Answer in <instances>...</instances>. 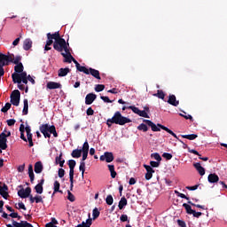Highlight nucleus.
Returning <instances> with one entry per match:
<instances>
[{
  "instance_id": "nucleus-30",
  "label": "nucleus",
  "mask_w": 227,
  "mask_h": 227,
  "mask_svg": "<svg viewBox=\"0 0 227 227\" xmlns=\"http://www.w3.org/2000/svg\"><path fill=\"white\" fill-rule=\"evenodd\" d=\"M127 205H128L127 199L125 197H121L118 205L119 210H123V208H125Z\"/></svg>"
},
{
  "instance_id": "nucleus-28",
  "label": "nucleus",
  "mask_w": 227,
  "mask_h": 227,
  "mask_svg": "<svg viewBox=\"0 0 227 227\" xmlns=\"http://www.w3.org/2000/svg\"><path fill=\"white\" fill-rule=\"evenodd\" d=\"M92 75V77H95V79L100 80V72L97 69L89 68V74Z\"/></svg>"
},
{
  "instance_id": "nucleus-31",
  "label": "nucleus",
  "mask_w": 227,
  "mask_h": 227,
  "mask_svg": "<svg viewBox=\"0 0 227 227\" xmlns=\"http://www.w3.org/2000/svg\"><path fill=\"white\" fill-rule=\"evenodd\" d=\"M62 159H63V153H60L55 159V163L59 164L60 168H63V166L65 165V160H62Z\"/></svg>"
},
{
  "instance_id": "nucleus-51",
  "label": "nucleus",
  "mask_w": 227,
  "mask_h": 227,
  "mask_svg": "<svg viewBox=\"0 0 227 227\" xmlns=\"http://www.w3.org/2000/svg\"><path fill=\"white\" fill-rule=\"evenodd\" d=\"M114 202V199H113V195H107L106 199V205H113Z\"/></svg>"
},
{
  "instance_id": "nucleus-47",
  "label": "nucleus",
  "mask_w": 227,
  "mask_h": 227,
  "mask_svg": "<svg viewBox=\"0 0 227 227\" xmlns=\"http://www.w3.org/2000/svg\"><path fill=\"white\" fill-rule=\"evenodd\" d=\"M104 90H106V85L104 84H98L95 87V91H97L98 93H100V91H104Z\"/></svg>"
},
{
  "instance_id": "nucleus-33",
  "label": "nucleus",
  "mask_w": 227,
  "mask_h": 227,
  "mask_svg": "<svg viewBox=\"0 0 227 227\" xmlns=\"http://www.w3.org/2000/svg\"><path fill=\"white\" fill-rule=\"evenodd\" d=\"M14 72L16 74H22V72H24V65H22L21 62L16 64V66L14 67Z\"/></svg>"
},
{
  "instance_id": "nucleus-25",
  "label": "nucleus",
  "mask_w": 227,
  "mask_h": 227,
  "mask_svg": "<svg viewBox=\"0 0 227 227\" xmlns=\"http://www.w3.org/2000/svg\"><path fill=\"white\" fill-rule=\"evenodd\" d=\"M71 70L68 67L59 69L58 75L59 77H67L70 74Z\"/></svg>"
},
{
  "instance_id": "nucleus-58",
  "label": "nucleus",
  "mask_w": 227,
  "mask_h": 227,
  "mask_svg": "<svg viewBox=\"0 0 227 227\" xmlns=\"http://www.w3.org/2000/svg\"><path fill=\"white\" fill-rule=\"evenodd\" d=\"M16 122H17V121H15V119L7 120V125L9 127H13V125H15Z\"/></svg>"
},
{
  "instance_id": "nucleus-64",
  "label": "nucleus",
  "mask_w": 227,
  "mask_h": 227,
  "mask_svg": "<svg viewBox=\"0 0 227 227\" xmlns=\"http://www.w3.org/2000/svg\"><path fill=\"white\" fill-rule=\"evenodd\" d=\"M63 176H65V169L59 168V177L63 178Z\"/></svg>"
},
{
  "instance_id": "nucleus-13",
  "label": "nucleus",
  "mask_w": 227,
  "mask_h": 227,
  "mask_svg": "<svg viewBox=\"0 0 227 227\" xmlns=\"http://www.w3.org/2000/svg\"><path fill=\"white\" fill-rule=\"evenodd\" d=\"M95 100H97V96L95 93H89L85 97L86 106H91V104H93V102H95Z\"/></svg>"
},
{
  "instance_id": "nucleus-49",
  "label": "nucleus",
  "mask_w": 227,
  "mask_h": 227,
  "mask_svg": "<svg viewBox=\"0 0 227 227\" xmlns=\"http://www.w3.org/2000/svg\"><path fill=\"white\" fill-rule=\"evenodd\" d=\"M67 200L74 203L75 201V196H74V193H72L71 191H67Z\"/></svg>"
},
{
  "instance_id": "nucleus-4",
  "label": "nucleus",
  "mask_w": 227,
  "mask_h": 227,
  "mask_svg": "<svg viewBox=\"0 0 227 227\" xmlns=\"http://www.w3.org/2000/svg\"><path fill=\"white\" fill-rule=\"evenodd\" d=\"M68 47H70V43H67V41L62 37L55 41L53 43V49L58 51V52H63V51L66 52L70 50Z\"/></svg>"
},
{
  "instance_id": "nucleus-1",
  "label": "nucleus",
  "mask_w": 227,
  "mask_h": 227,
  "mask_svg": "<svg viewBox=\"0 0 227 227\" xmlns=\"http://www.w3.org/2000/svg\"><path fill=\"white\" fill-rule=\"evenodd\" d=\"M131 122H132V120L121 115V113L117 111L114 113L112 118L107 119L106 125L109 129H111V127L113 126V123H115V125L123 126L126 123H131Z\"/></svg>"
},
{
  "instance_id": "nucleus-52",
  "label": "nucleus",
  "mask_w": 227,
  "mask_h": 227,
  "mask_svg": "<svg viewBox=\"0 0 227 227\" xmlns=\"http://www.w3.org/2000/svg\"><path fill=\"white\" fill-rule=\"evenodd\" d=\"M163 159H166L167 160H171L173 159V154L168 153H164L162 154Z\"/></svg>"
},
{
  "instance_id": "nucleus-29",
  "label": "nucleus",
  "mask_w": 227,
  "mask_h": 227,
  "mask_svg": "<svg viewBox=\"0 0 227 227\" xmlns=\"http://www.w3.org/2000/svg\"><path fill=\"white\" fill-rule=\"evenodd\" d=\"M47 38H50L51 40H55V42H58V40L61 39V35H59V32H55L54 34L48 33Z\"/></svg>"
},
{
  "instance_id": "nucleus-32",
  "label": "nucleus",
  "mask_w": 227,
  "mask_h": 227,
  "mask_svg": "<svg viewBox=\"0 0 227 227\" xmlns=\"http://www.w3.org/2000/svg\"><path fill=\"white\" fill-rule=\"evenodd\" d=\"M82 154V149H74V150L72 152L71 156H72L74 159H79Z\"/></svg>"
},
{
  "instance_id": "nucleus-42",
  "label": "nucleus",
  "mask_w": 227,
  "mask_h": 227,
  "mask_svg": "<svg viewBox=\"0 0 227 227\" xmlns=\"http://www.w3.org/2000/svg\"><path fill=\"white\" fill-rule=\"evenodd\" d=\"M79 170L82 171V176L84 178V172L86 171V162L81 161Z\"/></svg>"
},
{
  "instance_id": "nucleus-54",
  "label": "nucleus",
  "mask_w": 227,
  "mask_h": 227,
  "mask_svg": "<svg viewBox=\"0 0 227 227\" xmlns=\"http://www.w3.org/2000/svg\"><path fill=\"white\" fill-rule=\"evenodd\" d=\"M160 166V161H150L151 168H159Z\"/></svg>"
},
{
  "instance_id": "nucleus-37",
  "label": "nucleus",
  "mask_w": 227,
  "mask_h": 227,
  "mask_svg": "<svg viewBox=\"0 0 227 227\" xmlns=\"http://www.w3.org/2000/svg\"><path fill=\"white\" fill-rule=\"evenodd\" d=\"M76 70H78V72L86 74V75H90V69H88L86 67L81 66V64L76 67Z\"/></svg>"
},
{
  "instance_id": "nucleus-9",
  "label": "nucleus",
  "mask_w": 227,
  "mask_h": 227,
  "mask_svg": "<svg viewBox=\"0 0 227 227\" xmlns=\"http://www.w3.org/2000/svg\"><path fill=\"white\" fill-rule=\"evenodd\" d=\"M8 138L6 137V133H0V149L6 150L8 148Z\"/></svg>"
},
{
  "instance_id": "nucleus-43",
  "label": "nucleus",
  "mask_w": 227,
  "mask_h": 227,
  "mask_svg": "<svg viewBox=\"0 0 227 227\" xmlns=\"http://www.w3.org/2000/svg\"><path fill=\"white\" fill-rule=\"evenodd\" d=\"M153 97H157L158 98H161V100H164L166 94H164V91L161 90H158L156 94H153Z\"/></svg>"
},
{
  "instance_id": "nucleus-61",
  "label": "nucleus",
  "mask_w": 227,
  "mask_h": 227,
  "mask_svg": "<svg viewBox=\"0 0 227 227\" xmlns=\"http://www.w3.org/2000/svg\"><path fill=\"white\" fill-rule=\"evenodd\" d=\"M35 203H43V199L40 195L35 196Z\"/></svg>"
},
{
  "instance_id": "nucleus-27",
  "label": "nucleus",
  "mask_w": 227,
  "mask_h": 227,
  "mask_svg": "<svg viewBox=\"0 0 227 227\" xmlns=\"http://www.w3.org/2000/svg\"><path fill=\"white\" fill-rule=\"evenodd\" d=\"M33 47V41L31 39H25L23 42V49L24 51H29Z\"/></svg>"
},
{
  "instance_id": "nucleus-41",
  "label": "nucleus",
  "mask_w": 227,
  "mask_h": 227,
  "mask_svg": "<svg viewBox=\"0 0 227 227\" xmlns=\"http://www.w3.org/2000/svg\"><path fill=\"white\" fill-rule=\"evenodd\" d=\"M27 141H28V146L30 148L35 146V144L33 143V134L32 133L27 134Z\"/></svg>"
},
{
  "instance_id": "nucleus-16",
  "label": "nucleus",
  "mask_w": 227,
  "mask_h": 227,
  "mask_svg": "<svg viewBox=\"0 0 227 227\" xmlns=\"http://www.w3.org/2000/svg\"><path fill=\"white\" fill-rule=\"evenodd\" d=\"M7 191L8 185H6V184H4L3 186H0V195H2V198L4 200H8V196H10Z\"/></svg>"
},
{
  "instance_id": "nucleus-19",
  "label": "nucleus",
  "mask_w": 227,
  "mask_h": 227,
  "mask_svg": "<svg viewBox=\"0 0 227 227\" xmlns=\"http://www.w3.org/2000/svg\"><path fill=\"white\" fill-rule=\"evenodd\" d=\"M48 90H59L61 88V83L56 82H49L46 85Z\"/></svg>"
},
{
  "instance_id": "nucleus-15",
  "label": "nucleus",
  "mask_w": 227,
  "mask_h": 227,
  "mask_svg": "<svg viewBox=\"0 0 227 227\" xmlns=\"http://www.w3.org/2000/svg\"><path fill=\"white\" fill-rule=\"evenodd\" d=\"M168 104H170V106H174V107H178L180 101L176 100V96L170 94L168 96Z\"/></svg>"
},
{
  "instance_id": "nucleus-62",
  "label": "nucleus",
  "mask_w": 227,
  "mask_h": 227,
  "mask_svg": "<svg viewBox=\"0 0 227 227\" xmlns=\"http://www.w3.org/2000/svg\"><path fill=\"white\" fill-rule=\"evenodd\" d=\"M177 224L180 227H187V224L185 223V222L184 220H177Z\"/></svg>"
},
{
  "instance_id": "nucleus-44",
  "label": "nucleus",
  "mask_w": 227,
  "mask_h": 227,
  "mask_svg": "<svg viewBox=\"0 0 227 227\" xmlns=\"http://www.w3.org/2000/svg\"><path fill=\"white\" fill-rule=\"evenodd\" d=\"M59 187H61V184H59V181H55L54 182V192H61V193H63V191H60L59 190Z\"/></svg>"
},
{
  "instance_id": "nucleus-35",
  "label": "nucleus",
  "mask_w": 227,
  "mask_h": 227,
  "mask_svg": "<svg viewBox=\"0 0 227 227\" xmlns=\"http://www.w3.org/2000/svg\"><path fill=\"white\" fill-rule=\"evenodd\" d=\"M28 176L30 178L31 184L35 182V172H33V165L28 166Z\"/></svg>"
},
{
  "instance_id": "nucleus-2",
  "label": "nucleus",
  "mask_w": 227,
  "mask_h": 227,
  "mask_svg": "<svg viewBox=\"0 0 227 227\" xmlns=\"http://www.w3.org/2000/svg\"><path fill=\"white\" fill-rule=\"evenodd\" d=\"M40 132L44 136V137H51V134H53L54 137H58V132L56 131V126L43 124L39 127Z\"/></svg>"
},
{
  "instance_id": "nucleus-17",
  "label": "nucleus",
  "mask_w": 227,
  "mask_h": 227,
  "mask_svg": "<svg viewBox=\"0 0 227 227\" xmlns=\"http://www.w3.org/2000/svg\"><path fill=\"white\" fill-rule=\"evenodd\" d=\"M66 53H61V55L63 56V58H65L64 59V63H72L73 59H74V56H72V53H70V50H67V51H65Z\"/></svg>"
},
{
  "instance_id": "nucleus-45",
  "label": "nucleus",
  "mask_w": 227,
  "mask_h": 227,
  "mask_svg": "<svg viewBox=\"0 0 227 227\" xmlns=\"http://www.w3.org/2000/svg\"><path fill=\"white\" fill-rule=\"evenodd\" d=\"M35 191L37 194H43V186H42V184H36L35 186Z\"/></svg>"
},
{
  "instance_id": "nucleus-59",
  "label": "nucleus",
  "mask_w": 227,
  "mask_h": 227,
  "mask_svg": "<svg viewBox=\"0 0 227 227\" xmlns=\"http://www.w3.org/2000/svg\"><path fill=\"white\" fill-rule=\"evenodd\" d=\"M6 56H7V61H9V63H13V59H15V55L9 53Z\"/></svg>"
},
{
  "instance_id": "nucleus-5",
  "label": "nucleus",
  "mask_w": 227,
  "mask_h": 227,
  "mask_svg": "<svg viewBox=\"0 0 227 227\" xmlns=\"http://www.w3.org/2000/svg\"><path fill=\"white\" fill-rule=\"evenodd\" d=\"M11 104L18 107L20 104V91L19 90H14L11 94Z\"/></svg>"
},
{
  "instance_id": "nucleus-39",
  "label": "nucleus",
  "mask_w": 227,
  "mask_h": 227,
  "mask_svg": "<svg viewBox=\"0 0 227 227\" xmlns=\"http://www.w3.org/2000/svg\"><path fill=\"white\" fill-rule=\"evenodd\" d=\"M107 168L111 173V177L112 178H116V170H114V165H107Z\"/></svg>"
},
{
  "instance_id": "nucleus-38",
  "label": "nucleus",
  "mask_w": 227,
  "mask_h": 227,
  "mask_svg": "<svg viewBox=\"0 0 227 227\" xmlns=\"http://www.w3.org/2000/svg\"><path fill=\"white\" fill-rule=\"evenodd\" d=\"M181 137L184 139H189V141H194L198 137V135L196 134H191V135H181Z\"/></svg>"
},
{
  "instance_id": "nucleus-22",
  "label": "nucleus",
  "mask_w": 227,
  "mask_h": 227,
  "mask_svg": "<svg viewBox=\"0 0 227 227\" xmlns=\"http://www.w3.org/2000/svg\"><path fill=\"white\" fill-rule=\"evenodd\" d=\"M76 162L74 160H68V166H69V176H71V180L73 178V176H74V169L76 166Z\"/></svg>"
},
{
  "instance_id": "nucleus-34",
  "label": "nucleus",
  "mask_w": 227,
  "mask_h": 227,
  "mask_svg": "<svg viewBox=\"0 0 227 227\" xmlns=\"http://www.w3.org/2000/svg\"><path fill=\"white\" fill-rule=\"evenodd\" d=\"M91 224H93V221L91 218H89L86 222H82V223L78 224L76 227H91Z\"/></svg>"
},
{
  "instance_id": "nucleus-8",
  "label": "nucleus",
  "mask_w": 227,
  "mask_h": 227,
  "mask_svg": "<svg viewBox=\"0 0 227 227\" xmlns=\"http://www.w3.org/2000/svg\"><path fill=\"white\" fill-rule=\"evenodd\" d=\"M88 152H90V144L88 143V140H86L83 143L82 153V158L81 160V162H84L86 159H88Z\"/></svg>"
},
{
  "instance_id": "nucleus-46",
  "label": "nucleus",
  "mask_w": 227,
  "mask_h": 227,
  "mask_svg": "<svg viewBox=\"0 0 227 227\" xmlns=\"http://www.w3.org/2000/svg\"><path fill=\"white\" fill-rule=\"evenodd\" d=\"M92 216H93V219H98V217L100 216V211H98V208L95 207L93 209Z\"/></svg>"
},
{
  "instance_id": "nucleus-50",
  "label": "nucleus",
  "mask_w": 227,
  "mask_h": 227,
  "mask_svg": "<svg viewBox=\"0 0 227 227\" xmlns=\"http://www.w3.org/2000/svg\"><path fill=\"white\" fill-rule=\"evenodd\" d=\"M151 157H153V159L158 162H160V160H162V157H160V154H159V153H152Z\"/></svg>"
},
{
  "instance_id": "nucleus-36",
  "label": "nucleus",
  "mask_w": 227,
  "mask_h": 227,
  "mask_svg": "<svg viewBox=\"0 0 227 227\" xmlns=\"http://www.w3.org/2000/svg\"><path fill=\"white\" fill-rule=\"evenodd\" d=\"M184 208L186 210V214H189V215H192V213L194 212V209L189 205V203H184L183 204Z\"/></svg>"
},
{
  "instance_id": "nucleus-6",
  "label": "nucleus",
  "mask_w": 227,
  "mask_h": 227,
  "mask_svg": "<svg viewBox=\"0 0 227 227\" xmlns=\"http://www.w3.org/2000/svg\"><path fill=\"white\" fill-rule=\"evenodd\" d=\"M19 187L20 190L18 191V196L22 199L29 198V195L31 194V187H27L25 190L22 185H20Z\"/></svg>"
},
{
  "instance_id": "nucleus-10",
  "label": "nucleus",
  "mask_w": 227,
  "mask_h": 227,
  "mask_svg": "<svg viewBox=\"0 0 227 227\" xmlns=\"http://www.w3.org/2000/svg\"><path fill=\"white\" fill-rule=\"evenodd\" d=\"M12 223H8L6 224L7 227H26V226H29L31 223H27V221H20V223H18L15 220H12Z\"/></svg>"
},
{
  "instance_id": "nucleus-26",
  "label": "nucleus",
  "mask_w": 227,
  "mask_h": 227,
  "mask_svg": "<svg viewBox=\"0 0 227 227\" xmlns=\"http://www.w3.org/2000/svg\"><path fill=\"white\" fill-rule=\"evenodd\" d=\"M12 78L14 84H22V78L20 77V74L13 73L12 74Z\"/></svg>"
},
{
  "instance_id": "nucleus-23",
  "label": "nucleus",
  "mask_w": 227,
  "mask_h": 227,
  "mask_svg": "<svg viewBox=\"0 0 227 227\" xmlns=\"http://www.w3.org/2000/svg\"><path fill=\"white\" fill-rule=\"evenodd\" d=\"M193 168H195V169L198 171L200 176H203V175H205V168L201 166V163L200 162L194 163Z\"/></svg>"
},
{
  "instance_id": "nucleus-55",
  "label": "nucleus",
  "mask_w": 227,
  "mask_h": 227,
  "mask_svg": "<svg viewBox=\"0 0 227 227\" xmlns=\"http://www.w3.org/2000/svg\"><path fill=\"white\" fill-rule=\"evenodd\" d=\"M120 219L121 223H130V221L129 220V216L127 215H121Z\"/></svg>"
},
{
  "instance_id": "nucleus-53",
  "label": "nucleus",
  "mask_w": 227,
  "mask_h": 227,
  "mask_svg": "<svg viewBox=\"0 0 227 227\" xmlns=\"http://www.w3.org/2000/svg\"><path fill=\"white\" fill-rule=\"evenodd\" d=\"M100 98L106 102V104H113V100L109 99V97L107 96H101Z\"/></svg>"
},
{
  "instance_id": "nucleus-56",
  "label": "nucleus",
  "mask_w": 227,
  "mask_h": 227,
  "mask_svg": "<svg viewBox=\"0 0 227 227\" xmlns=\"http://www.w3.org/2000/svg\"><path fill=\"white\" fill-rule=\"evenodd\" d=\"M188 203L192 205V207H196L197 208H201L202 210H205V206H201L200 204H194L192 201L189 200Z\"/></svg>"
},
{
  "instance_id": "nucleus-63",
  "label": "nucleus",
  "mask_w": 227,
  "mask_h": 227,
  "mask_svg": "<svg viewBox=\"0 0 227 227\" xmlns=\"http://www.w3.org/2000/svg\"><path fill=\"white\" fill-rule=\"evenodd\" d=\"M20 56H17L16 58L13 59L12 63H14V65H19L20 63Z\"/></svg>"
},
{
  "instance_id": "nucleus-11",
  "label": "nucleus",
  "mask_w": 227,
  "mask_h": 227,
  "mask_svg": "<svg viewBox=\"0 0 227 227\" xmlns=\"http://www.w3.org/2000/svg\"><path fill=\"white\" fill-rule=\"evenodd\" d=\"M100 160L104 161L106 160V162H113V160H114V155L113 154V153H109V152H106L104 153V155H101L99 157Z\"/></svg>"
},
{
  "instance_id": "nucleus-12",
  "label": "nucleus",
  "mask_w": 227,
  "mask_h": 227,
  "mask_svg": "<svg viewBox=\"0 0 227 227\" xmlns=\"http://www.w3.org/2000/svg\"><path fill=\"white\" fill-rule=\"evenodd\" d=\"M145 169L146 170L145 173V180H152V177L153 176V173H155V170L149 165H144Z\"/></svg>"
},
{
  "instance_id": "nucleus-21",
  "label": "nucleus",
  "mask_w": 227,
  "mask_h": 227,
  "mask_svg": "<svg viewBox=\"0 0 227 227\" xmlns=\"http://www.w3.org/2000/svg\"><path fill=\"white\" fill-rule=\"evenodd\" d=\"M179 143H182L183 145V148L184 150H188L189 153H193L194 155H199L200 156V153L194 149H191V147H189V145H187V144L184 143V141L178 139Z\"/></svg>"
},
{
  "instance_id": "nucleus-20",
  "label": "nucleus",
  "mask_w": 227,
  "mask_h": 227,
  "mask_svg": "<svg viewBox=\"0 0 227 227\" xmlns=\"http://www.w3.org/2000/svg\"><path fill=\"white\" fill-rule=\"evenodd\" d=\"M34 171L37 175H40V173L43 171V164L42 163V161H37L35 163Z\"/></svg>"
},
{
  "instance_id": "nucleus-48",
  "label": "nucleus",
  "mask_w": 227,
  "mask_h": 227,
  "mask_svg": "<svg viewBox=\"0 0 227 227\" xmlns=\"http://www.w3.org/2000/svg\"><path fill=\"white\" fill-rule=\"evenodd\" d=\"M12 108V103H6L5 106L1 109L2 113H8Z\"/></svg>"
},
{
  "instance_id": "nucleus-60",
  "label": "nucleus",
  "mask_w": 227,
  "mask_h": 227,
  "mask_svg": "<svg viewBox=\"0 0 227 227\" xmlns=\"http://www.w3.org/2000/svg\"><path fill=\"white\" fill-rule=\"evenodd\" d=\"M192 215H193V217H197V219H198V218L201 217V215H203V213L196 212V210H193V213H192Z\"/></svg>"
},
{
  "instance_id": "nucleus-3",
  "label": "nucleus",
  "mask_w": 227,
  "mask_h": 227,
  "mask_svg": "<svg viewBox=\"0 0 227 227\" xmlns=\"http://www.w3.org/2000/svg\"><path fill=\"white\" fill-rule=\"evenodd\" d=\"M148 127H151L153 132H160V128L159 126L153 123V121L146 119L144 120V123H141L140 125L137 126V130L148 132Z\"/></svg>"
},
{
  "instance_id": "nucleus-24",
  "label": "nucleus",
  "mask_w": 227,
  "mask_h": 227,
  "mask_svg": "<svg viewBox=\"0 0 227 227\" xmlns=\"http://www.w3.org/2000/svg\"><path fill=\"white\" fill-rule=\"evenodd\" d=\"M207 181L209 184H217V182H219V176H217L215 173L209 174L207 176Z\"/></svg>"
},
{
  "instance_id": "nucleus-18",
  "label": "nucleus",
  "mask_w": 227,
  "mask_h": 227,
  "mask_svg": "<svg viewBox=\"0 0 227 227\" xmlns=\"http://www.w3.org/2000/svg\"><path fill=\"white\" fill-rule=\"evenodd\" d=\"M157 127H159V128L161 129L162 130H165V132H168V134H170L171 136H173V137H175L176 139H177V141H178V139H180V138H178V136H176V135L175 134V132H173V130L169 129L168 127H166V126H164V125H162V124H160V123H158V124H157Z\"/></svg>"
},
{
  "instance_id": "nucleus-7",
  "label": "nucleus",
  "mask_w": 227,
  "mask_h": 227,
  "mask_svg": "<svg viewBox=\"0 0 227 227\" xmlns=\"http://www.w3.org/2000/svg\"><path fill=\"white\" fill-rule=\"evenodd\" d=\"M128 109H130L135 113V114H137L138 116H141L142 118H150L147 113L145 111L139 110L138 107H136L134 106H128Z\"/></svg>"
},
{
  "instance_id": "nucleus-14",
  "label": "nucleus",
  "mask_w": 227,
  "mask_h": 227,
  "mask_svg": "<svg viewBox=\"0 0 227 227\" xmlns=\"http://www.w3.org/2000/svg\"><path fill=\"white\" fill-rule=\"evenodd\" d=\"M8 65H10L8 56L0 52V67L4 68V67H8Z\"/></svg>"
},
{
  "instance_id": "nucleus-57",
  "label": "nucleus",
  "mask_w": 227,
  "mask_h": 227,
  "mask_svg": "<svg viewBox=\"0 0 227 227\" xmlns=\"http://www.w3.org/2000/svg\"><path fill=\"white\" fill-rule=\"evenodd\" d=\"M87 116H93V114H95V111L93 110V108L89 107L86 111Z\"/></svg>"
},
{
  "instance_id": "nucleus-40",
  "label": "nucleus",
  "mask_w": 227,
  "mask_h": 227,
  "mask_svg": "<svg viewBox=\"0 0 227 227\" xmlns=\"http://www.w3.org/2000/svg\"><path fill=\"white\" fill-rule=\"evenodd\" d=\"M24 106H23V114H27L28 109H29V102L27 99H24L23 101Z\"/></svg>"
}]
</instances>
